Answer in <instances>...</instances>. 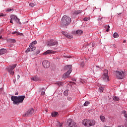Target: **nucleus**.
Returning a JSON list of instances; mask_svg holds the SVG:
<instances>
[{"mask_svg":"<svg viewBox=\"0 0 127 127\" xmlns=\"http://www.w3.org/2000/svg\"><path fill=\"white\" fill-rule=\"evenodd\" d=\"M1 91H2V89L0 88V92H1Z\"/></svg>","mask_w":127,"mask_h":127,"instance_id":"nucleus-49","label":"nucleus"},{"mask_svg":"<svg viewBox=\"0 0 127 127\" xmlns=\"http://www.w3.org/2000/svg\"><path fill=\"white\" fill-rule=\"evenodd\" d=\"M123 42H124V43H126V40H124V41H123Z\"/></svg>","mask_w":127,"mask_h":127,"instance_id":"nucleus-50","label":"nucleus"},{"mask_svg":"<svg viewBox=\"0 0 127 127\" xmlns=\"http://www.w3.org/2000/svg\"><path fill=\"white\" fill-rule=\"evenodd\" d=\"M10 23H12V24H13V21H15L16 19H17V17H16V16L14 15H12L10 16Z\"/></svg>","mask_w":127,"mask_h":127,"instance_id":"nucleus-14","label":"nucleus"},{"mask_svg":"<svg viewBox=\"0 0 127 127\" xmlns=\"http://www.w3.org/2000/svg\"><path fill=\"white\" fill-rule=\"evenodd\" d=\"M83 12V10H74L72 11L71 13L73 15H78V14H80V13H82Z\"/></svg>","mask_w":127,"mask_h":127,"instance_id":"nucleus-12","label":"nucleus"},{"mask_svg":"<svg viewBox=\"0 0 127 127\" xmlns=\"http://www.w3.org/2000/svg\"><path fill=\"white\" fill-rule=\"evenodd\" d=\"M103 18H104V17H102V16H99L98 19L97 20L98 21H99V24H102V23H101V22L103 20Z\"/></svg>","mask_w":127,"mask_h":127,"instance_id":"nucleus-23","label":"nucleus"},{"mask_svg":"<svg viewBox=\"0 0 127 127\" xmlns=\"http://www.w3.org/2000/svg\"><path fill=\"white\" fill-rule=\"evenodd\" d=\"M14 9L13 8H8L6 10V12H8L9 11H13Z\"/></svg>","mask_w":127,"mask_h":127,"instance_id":"nucleus-32","label":"nucleus"},{"mask_svg":"<svg viewBox=\"0 0 127 127\" xmlns=\"http://www.w3.org/2000/svg\"><path fill=\"white\" fill-rule=\"evenodd\" d=\"M67 100H68V101H71V100H72V98L71 97H67Z\"/></svg>","mask_w":127,"mask_h":127,"instance_id":"nucleus-40","label":"nucleus"},{"mask_svg":"<svg viewBox=\"0 0 127 127\" xmlns=\"http://www.w3.org/2000/svg\"><path fill=\"white\" fill-rule=\"evenodd\" d=\"M122 114H123L124 115H126L127 114V111L126 110H123L122 111Z\"/></svg>","mask_w":127,"mask_h":127,"instance_id":"nucleus-39","label":"nucleus"},{"mask_svg":"<svg viewBox=\"0 0 127 127\" xmlns=\"http://www.w3.org/2000/svg\"><path fill=\"white\" fill-rule=\"evenodd\" d=\"M31 80H32V81H35V82H37V81H39L40 80V78H39L37 76H35L34 77H32L31 78Z\"/></svg>","mask_w":127,"mask_h":127,"instance_id":"nucleus-18","label":"nucleus"},{"mask_svg":"<svg viewBox=\"0 0 127 127\" xmlns=\"http://www.w3.org/2000/svg\"><path fill=\"white\" fill-rule=\"evenodd\" d=\"M115 74L117 79H119L120 80H123L127 76L126 71L123 70H116Z\"/></svg>","mask_w":127,"mask_h":127,"instance_id":"nucleus-2","label":"nucleus"},{"mask_svg":"<svg viewBox=\"0 0 127 127\" xmlns=\"http://www.w3.org/2000/svg\"><path fill=\"white\" fill-rule=\"evenodd\" d=\"M89 127H93L96 125V121L95 120H89Z\"/></svg>","mask_w":127,"mask_h":127,"instance_id":"nucleus-16","label":"nucleus"},{"mask_svg":"<svg viewBox=\"0 0 127 127\" xmlns=\"http://www.w3.org/2000/svg\"><path fill=\"white\" fill-rule=\"evenodd\" d=\"M73 120L71 119H68L67 125L68 127H77V124L72 121Z\"/></svg>","mask_w":127,"mask_h":127,"instance_id":"nucleus-8","label":"nucleus"},{"mask_svg":"<svg viewBox=\"0 0 127 127\" xmlns=\"http://www.w3.org/2000/svg\"><path fill=\"white\" fill-rule=\"evenodd\" d=\"M81 83H83V82H82V81H81Z\"/></svg>","mask_w":127,"mask_h":127,"instance_id":"nucleus-52","label":"nucleus"},{"mask_svg":"<svg viewBox=\"0 0 127 127\" xmlns=\"http://www.w3.org/2000/svg\"><path fill=\"white\" fill-rule=\"evenodd\" d=\"M42 64L44 68H49V67L50 66V64L47 60H44L43 61Z\"/></svg>","mask_w":127,"mask_h":127,"instance_id":"nucleus-11","label":"nucleus"},{"mask_svg":"<svg viewBox=\"0 0 127 127\" xmlns=\"http://www.w3.org/2000/svg\"><path fill=\"white\" fill-rule=\"evenodd\" d=\"M113 36H114V38H118L119 37V34L115 32L114 33Z\"/></svg>","mask_w":127,"mask_h":127,"instance_id":"nucleus-27","label":"nucleus"},{"mask_svg":"<svg viewBox=\"0 0 127 127\" xmlns=\"http://www.w3.org/2000/svg\"><path fill=\"white\" fill-rule=\"evenodd\" d=\"M35 44H37V41H34L30 44L31 45H35Z\"/></svg>","mask_w":127,"mask_h":127,"instance_id":"nucleus-34","label":"nucleus"},{"mask_svg":"<svg viewBox=\"0 0 127 127\" xmlns=\"http://www.w3.org/2000/svg\"><path fill=\"white\" fill-rule=\"evenodd\" d=\"M89 120L88 119H84L82 120V124L83 125V126H85V127H89Z\"/></svg>","mask_w":127,"mask_h":127,"instance_id":"nucleus-13","label":"nucleus"},{"mask_svg":"<svg viewBox=\"0 0 127 127\" xmlns=\"http://www.w3.org/2000/svg\"><path fill=\"white\" fill-rule=\"evenodd\" d=\"M39 53H40V51H37L36 52V54H39Z\"/></svg>","mask_w":127,"mask_h":127,"instance_id":"nucleus-45","label":"nucleus"},{"mask_svg":"<svg viewBox=\"0 0 127 127\" xmlns=\"http://www.w3.org/2000/svg\"><path fill=\"white\" fill-rule=\"evenodd\" d=\"M6 53V50L4 49H1L0 50V55H2V54H4V53Z\"/></svg>","mask_w":127,"mask_h":127,"instance_id":"nucleus-21","label":"nucleus"},{"mask_svg":"<svg viewBox=\"0 0 127 127\" xmlns=\"http://www.w3.org/2000/svg\"><path fill=\"white\" fill-rule=\"evenodd\" d=\"M108 73L109 71L107 69H105L104 70V74L102 76L103 80L106 82H109V81H110V77H109V75H108Z\"/></svg>","mask_w":127,"mask_h":127,"instance_id":"nucleus-6","label":"nucleus"},{"mask_svg":"<svg viewBox=\"0 0 127 127\" xmlns=\"http://www.w3.org/2000/svg\"><path fill=\"white\" fill-rule=\"evenodd\" d=\"M100 118L102 123H105V122H106V118H105V116L101 115L100 116Z\"/></svg>","mask_w":127,"mask_h":127,"instance_id":"nucleus-22","label":"nucleus"},{"mask_svg":"<svg viewBox=\"0 0 127 127\" xmlns=\"http://www.w3.org/2000/svg\"><path fill=\"white\" fill-rule=\"evenodd\" d=\"M124 116L125 118L127 119V113L126 114H125Z\"/></svg>","mask_w":127,"mask_h":127,"instance_id":"nucleus-44","label":"nucleus"},{"mask_svg":"<svg viewBox=\"0 0 127 127\" xmlns=\"http://www.w3.org/2000/svg\"><path fill=\"white\" fill-rule=\"evenodd\" d=\"M15 22H16V23H19L20 24H21V23L19 21V19H18L17 17V19H16Z\"/></svg>","mask_w":127,"mask_h":127,"instance_id":"nucleus-36","label":"nucleus"},{"mask_svg":"<svg viewBox=\"0 0 127 127\" xmlns=\"http://www.w3.org/2000/svg\"><path fill=\"white\" fill-rule=\"evenodd\" d=\"M52 53H54V52L51 50H48L44 53H43V55H47L48 54H52Z\"/></svg>","mask_w":127,"mask_h":127,"instance_id":"nucleus-17","label":"nucleus"},{"mask_svg":"<svg viewBox=\"0 0 127 127\" xmlns=\"http://www.w3.org/2000/svg\"><path fill=\"white\" fill-rule=\"evenodd\" d=\"M62 34H63L64 36L67 37V38H72L73 37L71 35L68 34V33H67L65 31H63L62 32Z\"/></svg>","mask_w":127,"mask_h":127,"instance_id":"nucleus-15","label":"nucleus"},{"mask_svg":"<svg viewBox=\"0 0 127 127\" xmlns=\"http://www.w3.org/2000/svg\"><path fill=\"white\" fill-rule=\"evenodd\" d=\"M64 96H65L66 97H67V96H68V95H69V93L68 92V90L64 91Z\"/></svg>","mask_w":127,"mask_h":127,"instance_id":"nucleus-30","label":"nucleus"},{"mask_svg":"<svg viewBox=\"0 0 127 127\" xmlns=\"http://www.w3.org/2000/svg\"><path fill=\"white\" fill-rule=\"evenodd\" d=\"M17 64H14L12 65H9L7 67V71L8 73H10V75H12L13 76L14 74V71H13V69L15 68Z\"/></svg>","mask_w":127,"mask_h":127,"instance_id":"nucleus-5","label":"nucleus"},{"mask_svg":"<svg viewBox=\"0 0 127 127\" xmlns=\"http://www.w3.org/2000/svg\"><path fill=\"white\" fill-rule=\"evenodd\" d=\"M71 23V18L68 16L64 15L61 20V24L62 26H67Z\"/></svg>","mask_w":127,"mask_h":127,"instance_id":"nucleus-3","label":"nucleus"},{"mask_svg":"<svg viewBox=\"0 0 127 127\" xmlns=\"http://www.w3.org/2000/svg\"><path fill=\"white\" fill-rule=\"evenodd\" d=\"M113 100L114 101H115L116 102H117V101H120V98L118 97L115 96L113 98Z\"/></svg>","mask_w":127,"mask_h":127,"instance_id":"nucleus-28","label":"nucleus"},{"mask_svg":"<svg viewBox=\"0 0 127 127\" xmlns=\"http://www.w3.org/2000/svg\"><path fill=\"white\" fill-rule=\"evenodd\" d=\"M36 49V47H35V45H30L29 48H28L26 50V52H30V51H34Z\"/></svg>","mask_w":127,"mask_h":127,"instance_id":"nucleus-9","label":"nucleus"},{"mask_svg":"<svg viewBox=\"0 0 127 127\" xmlns=\"http://www.w3.org/2000/svg\"><path fill=\"white\" fill-rule=\"evenodd\" d=\"M62 127V124L59 123V127Z\"/></svg>","mask_w":127,"mask_h":127,"instance_id":"nucleus-47","label":"nucleus"},{"mask_svg":"<svg viewBox=\"0 0 127 127\" xmlns=\"http://www.w3.org/2000/svg\"><path fill=\"white\" fill-rule=\"evenodd\" d=\"M95 43H92V47H95Z\"/></svg>","mask_w":127,"mask_h":127,"instance_id":"nucleus-42","label":"nucleus"},{"mask_svg":"<svg viewBox=\"0 0 127 127\" xmlns=\"http://www.w3.org/2000/svg\"><path fill=\"white\" fill-rule=\"evenodd\" d=\"M72 81H76V78H72Z\"/></svg>","mask_w":127,"mask_h":127,"instance_id":"nucleus-48","label":"nucleus"},{"mask_svg":"<svg viewBox=\"0 0 127 127\" xmlns=\"http://www.w3.org/2000/svg\"><path fill=\"white\" fill-rule=\"evenodd\" d=\"M11 41H12L13 43H15V40H11Z\"/></svg>","mask_w":127,"mask_h":127,"instance_id":"nucleus-46","label":"nucleus"},{"mask_svg":"<svg viewBox=\"0 0 127 127\" xmlns=\"http://www.w3.org/2000/svg\"><path fill=\"white\" fill-rule=\"evenodd\" d=\"M57 44V41H54L53 40H51L48 42V46H54Z\"/></svg>","mask_w":127,"mask_h":127,"instance_id":"nucleus-10","label":"nucleus"},{"mask_svg":"<svg viewBox=\"0 0 127 127\" xmlns=\"http://www.w3.org/2000/svg\"><path fill=\"white\" fill-rule=\"evenodd\" d=\"M89 105H90V102L87 101L85 102L83 106H84V107H87V106H88Z\"/></svg>","mask_w":127,"mask_h":127,"instance_id":"nucleus-29","label":"nucleus"},{"mask_svg":"<svg viewBox=\"0 0 127 127\" xmlns=\"http://www.w3.org/2000/svg\"><path fill=\"white\" fill-rule=\"evenodd\" d=\"M11 101L13 102L14 105H19L21 103H23L24 99H25V96H11Z\"/></svg>","mask_w":127,"mask_h":127,"instance_id":"nucleus-1","label":"nucleus"},{"mask_svg":"<svg viewBox=\"0 0 127 127\" xmlns=\"http://www.w3.org/2000/svg\"><path fill=\"white\" fill-rule=\"evenodd\" d=\"M1 16H3V17H4V16H6V14H4L3 13H0V17Z\"/></svg>","mask_w":127,"mask_h":127,"instance_id":"nucleus-35","label":"nucleus"},{"mask_svg":"<svg viewBox=\"0 0 127 127\" xmlns=\"http://www.w3.org/2000/svg\"><path fill=\"white\" fill-rule=\"evenodd\" d=\"M91 18L90 17H86L83 18L84 21H88V20H90Z\"/></svg>","mask_w":127,"mask_h":127,"instance_id":"nucleus-31","label":"nucleus"},{"mask_svg":"<svg viewBox=\"0 0 127 127\" xmlns=\"http://www.w3.org/2000/svg\"><path fill=\"white\" fill-rule=\"evenodd\" d=\"M56 85H58L59 87H60V86H63V82H57L55 83Z\"/></svg>","mask_w":127,"mask_h":127,"instance_id":"nucleus-26","label":"nucleus"},{"mask_svg":"<svg viewBox=\"0 0 127 127\" xmlns=\"http://www.w3.org/2000/svg\"><path fill=\"white\" fill-rule=\"evenodd\" d=\"M98 86L99 87V91L100 93H103V92H104V90H105V85H99Z\"/></svg>","mask_w":127,"mask_h":127,"instance_id":"nucleus-19","label":"nucleus"},{"mask_svg":"<svg viewBox=\"0 0 127 127\" xmlns=\"http://www.w3.org/2000/svg\"><path fill=\"white\" fill-rule=\"evenodd\" d=\"M19 78H20V76H19V75H17V80H18L19 79Z\"/></svg>","mask_w":127,"mask_h":127,"instance_id":"nucleus-43","label":"nucleus"},{"mask_svg":"<svg viewBox=\"0 0 127 127\" xmlns=\"http://www.w3.org/2000/svg\"><path fill=\"white\" fill-rule=\"evenodd\" d=\"M76 34H78V35H81V34H83V31L81 30H78L76 31Z\"/></svg>","mask_w":127,"mask_h":127,"instance_id":"nucleus-25","label":"nucleus"},{"mask_svg":"<svg viewBox=\"0 0 127 127\" xmlns=\"http://www.w3.org/2000/svg\"><path fill=\"white\" fill-rule=\"evenodd\" d=\"M106 27H108V28L106 29V31L107 32H109V31H110V25H107V26H106Z\"/></svg>","mask_w":127,"mask_h":127,"instance_id":"nucleus-37","label":"nucleus"},{"mask_svg":"<svg viewBox=\"0 0 127 127\" xmlns=\"http://www.w3.org/2000/svg\"><path fill=\"white\" fill-rule=\"evenodd\" d=\"M58 115H59V114H58V112H52L51 114L52 118L58 117Z\"/></svg>","mask_w":127,"mask_h":127,"instance_id":"nucleus-20","label":"nucleus"},{"mask_svg":"<svg viewBox=\"0 0 127 127\" xmlns=\"http://www.w3.org/2000/svg\"><path fill=\"white\" fill-rule=\"evenodd\" d=\"M80 66L81 67H84V65H85V63H84V62H82L81 64H80Z\"/></svg>","mask_w":127,"mask_h":127,"instance_id":"nucleus-38","label":"nucleus"},{"mask_svg":"<svg viewBox=\"0 0 127 127\" xmlns=\"http://www.w3.org/2000/svg\"><path fill=\"white\" fill-rule=\"evenodd\" d=\"M29 6H31V7H33L34 6H35V3L33 2H31L29 4Z\"/></svg>","mask_w":127,"mask_h":127,"instance_id":"nucleus-33","label":"nucleus"},{"mask_svg":"<svg viewBox=\"0 0 127 127\" xmlns=\"http://www.w3.org/2000/svg\"><path fill=\"white\" fill-rule=\"evenodd\" d=\"M41 95L44 96L45 95V91H42Z\"/></svg>","mask_w":127,"mask_h":127,"instance_id":"nucleus-41","label":"nucleus"},{"mask_svg":"<svg viewBox=\"0 0 127 127\" xmlns=\"http://www.w3.org/2000/svg\"><path fill=\"white\" fill-rule=\"evenodd\" d=\"M65 69L68 71L64 74V78H69V75L72 72V65H67L65 66Z\"/></svg>","mask_w":127,"mask_h":127,"instance_id":"nucleus-4","label":"nucleus"},{"mask_svg":"<svg viewBox=\"0 0 127 127\" xmlns=\"http://www.w3.org/2000/svg\"><path fill=\"white\" fill-rule=\"evenodd\" d=\"M34 113V110L33 108H30L23 115V117L24 118H25V117H32Z\"/></svg>","mask_w":127,"mask_h":127,"instance_id":"nucleus-7","label":"nucleus"},{"mask_svg":"<svg viewBox=\"0 0 127 127\" xmlns=\"http://www.w3.org/2000/svg\"><path fill=\"white\" fill-rule=\"evenodd\" d=\"M12 34H16V35H22V33H19L18 31L12 32Z\"/></svg>","mask_w":127,"mask_h":127,"instance_id":"nucleus-24","label":"nucleus"},{"mask_svg":"<svg viewBox=\"0 0 127 127\" xmlns=\"http://www.w3.org/2000/svg\"><path fill=\"white\" fill-rule=\"evenodd\" d=\"M2 37L1 36H0V39H1Z\"/></svg>","mask_w":127,"mask_h":127,"instance_id":"nucleus-51","label":"nucleus"}]
</instances>
